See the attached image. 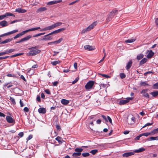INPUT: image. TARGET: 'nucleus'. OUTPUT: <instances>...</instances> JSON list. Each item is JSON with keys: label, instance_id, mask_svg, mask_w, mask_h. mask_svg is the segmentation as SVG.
Returning a JSON list of instances; mask_svg holds the SVG:
<instances>
[{"label": "nucleus", "instance_id": "nucleus-61", "mask_svg": "<svg viewBox=\"0 0 158 158\" xmlns=\"http://www.w3.org/2000/svg\"><path fill=\"white\" fill-rule=\"evenodd\" d=\"M20 36V35L19 34H17V35H16L14 37V39H16L17 38H18V37H19Z\"/></svg>", "mask_w": 158, "mask_h": 158}, {"label": "nucleus", "instance_id": "nucleus-50", "mask_svg": "<svg viewBox=\"0 0 158 158\" xmlns=\"http://www.w3.org/2000/svg\"><path fill=\"white\" fill-rule=\"evenodd\" d=\"M60 139L61 137L59 136H58L56 138H55L56 140L58 141L59 143L61 142Z\"/></svg>", "mask_w": 158, "mask_h": 158}, {"label": "nucleus", "instance_id": "nucleus-47", "mask_svg": "<svg viewBox=\"0 0 158 158\" xmlns=\"http://www.w3.org/2000/svg\"><path fill=\"white\" fill-rule=\"evenodd\" d=\"M98 74L102 75V76H103L104 77L106 78H108L110 77L108 75H107L105 74H102L101 73H99Z\"/></svg>", "mask_w": 158, "mask_h": 158}, {"label": "nucleus", "instance_id": "nucleus-10", "mask_svg": "<svg viewBox=\"0 0 158 158\" xmlns=\"http://www.w3.org/2000/svg\"><path fill=\"white\" fill-rule=\"evenodd\" d=\"M6 119L7 121L9 123H15V121L14 119L10 116H7L6 118Z\"/></svg>", "mask_w": 158, "mask_h": 158}, {"label": "nucleus", "instance_id": "nucleus-49", "mask_svg": "<svg viewBox=\"0 0 158 158\" xmlns=\"http://www.w3.org/2000/svg\"><path fill=\"white\" fill-rule=\"evenodd\" d=\"M142 136L141 134L139 135V136H137L135 138V140H139L140 138Z\"/></svg>", "mask_w": 158, "mask_h": 158}, {"label": "nucleus", "instance_id": "nucleus-24", "mask_svg": "<svg viewBox=\"0 0 158 158\" xmlns=\"http://www.w3.org/2000/svg\"><path fill=\"white\" fill-rule=\"evenodd\" d=\"M0 25H1L2 27H4L8 25L7 22L5 20L0 22Z\"/></svg>", "mask_w": 158, "mask_h": 158}, {"label": "nucleus", "instance_id": "nucleus-43", "mask_svg": "<svg viewBox=\"0 0 158 158\" xmlns=\"http://www.w3.org/2000/svg\"><path fill=\"white\" fill-rule=\"evenodd\" d=\"M157 133H158L157 132V131H156V129L153 130L150 132L151 135H153L154 134Z\"/></svg>", "mask_w": 158, "mask_h": 158}, {"label": "nucleus", "instance_id": "nucleus-51", "mask_svg": "<svg viewBox=\"0 0 158 158\" xmlns=\"http://www.w3.org/2000/svg\"><path fill=\"white\" fill-rule=\"evenodd\" d=\"M79 80V78L77 77L74 81H73L72 84H74L76 83Z\"/></svg>", "mask_w": 158, "mask_h": 158}, {"label": "nucleus", "instance_id": "nucleus-4", "mask_svg": "<svg viewBox=\"0 0 158 158\" xmlns=\"http://www.w3.org/2000/svg\"><path fill=\"white\" fill-rule=\"evenodd\" d=\"M40 27H35L33 28H31L30 29H28V30L24 31L22 32H21L19 33V34L20 35V36H21L23 35H24L25 33H26L27 32H28L30 31H34L37 30H38L39 29H40Z\"/></svg>", "mask_w": 158, "mask_h": 158}, {"label": "nucleus", "instance_id": "nucleus-18", "mask_svg": "<svg viewBox=\"0 0 158 158\" xmlns=\"http://www.w3.org/2000/svg\"><path fill=\"white\" fill-rule=\"evenodd\" d=\"M145 149L143 148L142 147L138 149L134 150V152L135 153H139L143 152L145 150Z\"/></svg>", "mask_w": 158, "mask_h": 158}, {"label": "nucleus", "instance_id": "nucleus-42", "mask_svg": "<svg viewBox=\"0 0 158 158\" xmlns=\"http://www.w3.org/2000/svg\"><path fill=\"white\" fill-rule=\"evenodd\" d=\"M141 134V135L142 136H148V135H151L150 132H146L143 133Z\"/></svg>", "mask_w": 158, "mask_h": 158}, {"label": "nucleus", "instance_id": "nucleus-35", "mask_svg": "<svg viewBox=\"0 0 158 158\" xmlns=\"http://www.w3.org/2000/svg\"><path fill=\"white\" fill-rule=\"evenodd\" d=\"M18 31V30H14L12 31H10L9 32H8V35H10L11 34H14V33H16Z\"/></svg>", "mask_w": 158, "mask_h": 158}, {"label": "nucleus", "instance_id": "nucleus-29", "mask_svg": "<svg viewBox=\"0 0 158 158\" xmlns=\"http://www.w3.org/2000/svg\"><path fill=\"white\" fill-rule=\"evenodd\" d=\"M140 85L141 86H145L146 85L148 86H149V85L148 83H147L146 81L141 82L140 83Z\"/></svg>", "mask_w": 158, "mask_h": 158}, {"label": "nucleus", "instance_id": "nucleus-15", "mask_svg": "<svg viewBox=\"0 0 158 158\" xmlns=\"http://www.w3.org/2000/svg\"><path fill=\"white\" fill-rule=\"evenodd\" d=\"M47 9L45 7H40L38 8L36 11V12L37 13L45 11Z\"/></svg>", "mask_w": 158, "mask_h": 158}, {"label": "nucleus", "instance_id": "nucleus-28", "mask_svg": "<svg viewBox=\"0 0 158 158\" xmlns=\"http://www.w3.org/2000/svg\"><path fill=\"white\" fill-rule=\"evenodd\" d=\"M12 40V39H6L4 41H2L1 42V44H5L8 43V42H10V41H11Z\"/></svg>", "mask_w": 158, "mask_h": 158}, {"label": "nucleus", "instance_id": "nucleus-21", "mask_svg": "<svg viewBox=\"0 0 158 158\" xmlns=\"http://www.w3.org/2000/svg\"><path fill=\"white\" fill-rule=\"evenodd\" d=\"M132 62L131 60H130L127 63L126 66V68L127 70H128L131 67Z\"/></svg>", "mask_w": 158, "mask_h": 158}, {"label": "nucleus", "instance_id": "nucleus-57", "mask_svg": "<svg viewBox=\"0 0 158 158\" xmlns=\"http://www.w3.org/2000/svg\"><path fill=\"white\" fill-rule=\"evenodd\" d=\"M107 119H108V121L110 122V123H112V119L109 116H107Z\"/></svg>", "mask_w": 158, "mask_h": 158}, {"label": "nucleus", "instance_id": "nucleus-27", "mask_svg": "<svg viewBox=\"0 0 158 158\" xmlns=\"http://www.w3.org/2000/svg\"><path fill=\"white\" fill-rule=\"evenodd\" d=\"M150 94L153 97H155L158 95V91H156L154 92H152L150 93Z\"/></svg>", "mask_w": 158, "mask_h": 158}, {"label": "nucleus", "instance_id": "nucleus-26", "mask_svg": "<svg viewBox=\"0 0 158 158\" xmlns=\"http://www.w3.org/2000/svg\"><path fill=\"white\" fill-rule=\"evenodd\" d=\"M128 102V101L126 99L122 100L120 101L119 104L120 105H123Z\"/></svg>", "mask_w": 158, "mask_h": 158}, {"label": "nucleus", "instance_id": "nucleus-30", "mask_svg": "<svg viewBox=\"0 0 158 158\" xmlns=\"http://www.w3.org/2000/svg\"><path fill=\"white\" fill-rule=\"evenodd\" d=\"M147 59L146 58H143L140 62L139 64L140 65H142L144 64L147 61Z\"/></svg>", "mask_w": 158, "mask_h": 158}, {"label": "nucleus", "instance_id": "nucleus-17", "mask_svg": "<svg viewBox=\"0 0 158 158\" xmlns=\"http://www.w3.org/2000/svg\"><path fill=\"white\" fill-rule=\"evenodd\" d=\"M149 52L147 55V57L148 58H150L152 57L154 54V53L152 52V50L148 51Z\"/></svg>", "mask_w": 158, "mask_h": 158}, {"label": "nucleus", "instance_id": "nucleus-34", "mask_svg": "<svg viewBox=\"0 0 158 158\" xmlns=\"http://www.w3.org/2000/svg\"><path fill=\"white\" fill-rule=\"evenodd\" d=\"M52 36H48L47 38H43L42 39L40 40H52Z\"/></svg>", "mask_w": 158, "mask_h": 158}, {"label": "nucleus", "instance_id": "nucleus-40", "mask_svg": "<svg viewBox=\"0 0 158 158\" xmlns=\"http://www.w3.org/2000/svg\"><path fill=\"white\" fill-rule=\"evenodd\" d=\"M152 87L153 89H158V82L154 84L153 85Z\"/></svg>", "mask_w": 158, "mask_h": 158}, {"label": "nucleus", "instance_id": "nucleus-2", "mask_svg": "<svg viewBox=\"0 0 158 158\" xmlns=\"http://www.w3.org/2000/svg\"><path fill=\"white\" fill-rule=\"evenodd\" d=\"M97 22H94L92 24L89 26L83 29L81 32V33L82 34H83L89 31L91 29H93L94 26H95L97 25Z\"/></svg>", "mask_w": 158, "mask_h": 158}, {"label": "nucleus", "instance_id": "nucleus-60", "mask_svg": "<svg viewBox=\"0 0 158 158\" xmlns=\"http://www.w3.org/2000/svg\"><path fill=\"white\" fill-rule=\"evenodd\" d=\"M100 86L101 87L104 88L106 86V85L104 84H101L100 85Z\"/></svg>", "mask_w": 158, "mask_h": 158}, {"label": "nucleus", "instance_id": "nucleus-63", "mask_svg": "<svg viewBox=\"0 0 158 158\" xmlns=\"http://www.w3.org/2000/svg\"><path fill=\"white\" fill-rule=\"evenodd\" d=\"M58 83V82L57 81H55L53 82V85L54 86H56Z\"/></svg>", "mask_w": 158, "mask_h": 158}, {"label": "nucleus", "instance_id": "nucleus-54", "mask_svg": "<svg viewBox=\"0 0 158 158\" xmlns=\"http://www.w3.org/2000/svg\"><path fill=\"white\" fill-rule=\"evenodd\" d=\"M36 100L39 102H40V96L37 95L36 98Z\"/></svg>", "mask_w": 158, "mask_h": 158}, {"label": "nucleus", "instance_id": "nucleus-13", "mask_svg": "<svg viewBox=\"0 0 158 158\" xmlns=\"http://www.w3.org/2000/svg\"><path fill=\"white\" fill-rule=\"evenodd\" d=\"M15 11L19 13H23L27 12V10H26L23 9L21 8H19L15 10Z\"/></svg>", "mask_w": 158, "mask_h": 158}, {"label": "nucleus", "instance_id": "nucleus-45", "mask_svg": "<svg viewBox=\"0 0 158 158\" xmlns=\"http://www.w3.org/2000/svg\"><path fill=\"white\" fill-rule=\"evenodd\" d=\"M153 124V123H147L143 127L141 128V129H142L143 128H144L147 126L152 125Z\"/></svg>", "mask_w": 158, "mask_h": 158}, {"label": "nucleus", "instance_id": "nucleus-8", "mask_svg": "<svg viewBox=\"0 0 158 158\" xmlns=\"http://www.w3.org/2000/svg\"><path fill=\"white\" fill-rule=\"evenodd\" d=\"M54 28V25L53 24L52 25L49 26L48 27H46L44 28H42L40 30V31H46L48 30H50L53 29Z\"/></svg>", "mask_w": 158, "mask_h": 158}, {"label": "nucleus", "instance_id": "nucleus-62", "mask_svg": "<svg viewBox=\"0 0 158 158\" xmlns=\"http://www.w3.org/2000/svg\"><path fill=\"white\" fill-rule=\"evenodd\" d=\"M24 110L26 112H27L29 111V109L27 107H25L24 108Z\"/></svg>", "mask_w": 158, "mask_h": 158}, {"label": "nucleus", "instance_id": "nucleus-58", "mask_svg": "<svg viewBox=\"0 0 158 158\" xmlns=\"http://www.w3.org/2000/svg\"><path fill=\"white\" fill-rule=\"evenodd\" d=\"M133 98L132 97H129L127 98L126 99L128 101V102L129 101L132 100Z\"/></svg>", "mask_w": 158, "mask_h": 158}, {"label": "nucleus", "instance_id": "nucleus-59", "mask_svg": "<svg viewBox=\"0 0 158 158\" xmlns=\"http://www.w3.org/2000/svg\"><path fill=\"white\" fill-rule=\"evenodd\" d=\"M18 135L20 137H22L23 135V132H20L18 134Z\"/></svg>", "mask_w": 158, "mask_h": 158}, {"label": "nucleus", "instance_id": "nucleus-39", "mask_svg": "<svg viewBox=\"0 0 158 158\" xmlns=\"http://www.w3.org/2000/svg\"><path fill=\"white\" fill-rule=\"evenodd\" d=\"M10 100L13 104L15 105L16 104V102L14 98L10 97Z\"/></svg>", "mask_w": 158, "mask_h": 158}, {"label": "nucleus", "instance_id": "nucleus-1", "mask_svg": "<svg viewBox=\"0 0 158 158\" xmlns=\"http://www.w3.org/2000/svg\"><path fill=\"white\" fill-rule=\"evenodd\" d=\"M37 46L32 47L28 48V49L30 50V51L27 55L28 56H32L36 55L41 52V50L39 49H37Z\"/></svg>", "mask_w": 158, "mask_h": 158}, {"label": "nucleus", "instance_id": "nucleus-64", "mask_svg": "<svg viewBox=\"0 0 158 158\" xmlns=\"http://www.w3.org/2000/svg\"><path fill=\"white\" fill-rule=\"evenodd\" d=\"M63 72L64 73H67L69 71V70L68 69H64L63 70Z\"/></svg>", "mask_w": 158, "mask_h": 158}, {"label": "nucleus", "instance_id": "nucleus-9", "mask_svg": "<svg viewBox=\"0 0 158 158\" xmlns=\"http://www.w3.org/2000/svg\"><path fill=\"white\" fill-rule=\"evenodd\" d=\"M15 51V49H10L9 50H7L4 52H0V56L4 55L5 54H8L9 53Z\"/></svg>", "mask_w": 158, "mask_h": 158}, {"label": "nucleus", "instance_id": "nucleus-14", "mask_svg": "<svg viewBox=\"0 0 158 158\" xmlns=\"http://www.w3.org/2000/svg\"><path fill=\"white\" fill-rule=\"evenodd\" d=\"M85 49L86 50H88L89 51H91L94 49V47L90 46L88 45H85L84 46Z\"/></svg>", "mask_w": 158, "mask_h": 158}, {"label": "nucleus", "instance_id": "nucleus-36", "mask_svg": "<svg viewBox=\"0 0 158 158\" xmlns=\"http://www.w3.org/2000/svg\"><path fill=\"white\" fill-rule=\"evenodd\" d=\"M60 62L59 61H52L51 64L53 65H56L57 64L59 63Z\"/></svg>", "mask_w": 158, "mask_h": 158}, {"label": "nucleus", "instance_id": "nucleus-55", "mask_svg": "<svg viewBox=\"0 0 158 158\" xmlns=\"http://www.w3.org/2000/svg\"><path fill=\"white\" fill-rule=\"evenodd\" d=\"M32 138V135H29L28 137L27 138V140H29L31 139Z\"/></svg>", "mask_w": 158, "mask_h": 158}, {"label": "nucleus", "instance_id": "nucleus-31", "mask_svg": "<svg viewBox=\"0 0 158 158\" xmlns=\"http://www.w3.org/2000/svg\"><path fill=\"white\" fill-rule=\"evenodd\" d=\"M143 55L142 54H140L139 55H137V59L138 60H139L142 59V58H143Z\"/></svg>", "mask_w": 158, "mask_h": 158}, {"label": "nucleus", "instance_id": "nucleus-5", "mask_svg": "<svg viewBox=\"0 0 158 158\" xmlns=\"http://www.w3.org/2000/svg\"><path fill=\"white\" fill-rule=\"evenodd\" d=\"M94 84V82L93 81H89L85 85V87L86 89H91Z\"/></svg>", "mask_w": 158, "mask_h": 158}, {"label": "nucleus", "instance_id": "nucleus-52", "mask_svg": "<svg viewBox=\"0 0 158 158\" xmlns=\"http://www.w3.org/2000/svg\"><path fill=\"white\" fill-rule=\"evenodd\" d=\"M79 0H76L75 1H74L73 2H72L71 3H69V5H72L74 4H75V3H76V2H78L79 1Z\"/></svg>", "mask_w": 158, "mask_h": 158}, {"label": "nucleus", "instance_id": "nucleus-37", "mask_svg": "<svg viewBox=\"0 0 158 158\" xmlns=\"http://www.w3.org/2000/svg\"><path fill=\"white\" fill-rule=\"evenodd\" d=\"M83 149L82 148H76L75 149V151L76 152H80L81 153V152L83 150Z\"/></svg>", "mask_w": 158, "mask_h": 158}, {"label": "nucleus", "instance_id": "nucleus-44", "mask_svg": "<svg viewBox=\"0 0 158 158\" xmlns=\"http://www.w3.org/2000/svg\"><path fill=\"white\" fill-rule=\"evenodd\" d=\"M98 151L97 149H95L92 150L90 152L93 155H94L98 152Z\"/></svg>", "mask_w": 158, "mask_h": 158}, {"label": "nucleus", "instance_id": "nucleus-7", "mask_svg": "<svg viewBox=\"0 0 158 158\" xmlns=\"http://www.w3.org/2000/svg\"><path fill=\"white\" fill-rule=\"evenodd\" d=\"M9 16H12L15 17V15L11 13H7L3 15H0V20L3 19Z\"/></svg>", "mask_w": 158, "mask_h": 158}, {"label": "nucleus", "instance_id": "nucleus-41", "mask_svg": "<svg viewBox=\"0 0 158 158\" xmlns=\"http://www.w3.org/2000/svg\"><path fill=\"white\" fill-rule=\"evenodd\" d=\"M63 40L62 38L59 39L58 40L54 41L55 44H58L60 43Z\"/></svg>", "mask_w": 158, "mask_h": 158}, {"label": "nucleus", "instance_id": "nucleus-56", "mask_svg": "<svg viewBox=\"0 0 158 158\" xmlns=\"http://www.w3.org/2000/svg\"><path fill=\"white\" fill-rule=\"evenodd\" d=\"M56 128L57 130L60 131V126L58 125H56Z\"/></svg>", "mask_w": 158, "mask_h": 158}, {"label": "nucleus", "instance_id": "nucleus-48", "mask_svg": "<svg viewBox=\"0 0 158 158\" xmlns=\"http://www.w3.org/2000/svg\"><path fill=\"white\" fill-rule=\"evenodd\" d=\"M82 156L84 157L89 156V153L86 152L85 153H83L82 154Z\"/></svg>", "mask_w": 158, "mask_h": 158}, {"label": "nucleus", "instance_id": "nucleus-38", "mask_svg": "<svg viewBox=\"0 0 158 158\" xmlns=\"http://www.w3.org/2000/svg\"><path fill=\"white\" fill-rule=\"evenodd\" d=\"M23 54V53H17L11 56L10 57L11 58L14 57H16L17 56H18L21 55H22Z\"/></svg>", "mask_w": 158, "mask_h": 158}, {"label": "nucleus", "instance_id": "nucleus-19", "mask_svg": "<svg viewBox=\"0 0 158 158\" xmlns=\"http://www.w3.org/2000/svg\"><path fill=\"white\" fill-rule=\"evenodd\" d=\"M40 113L44 114L46 112V109L44 108H40L38 110Z\"/></svg>", "mask_w": 158, "mask_h": 158}, {"label": "nucleus", "instance_id": "nucleus-12", "mask_svg": "<svg viewBox=\"0 0 158 158\" xmlns=\"http://www.w3.org/2000/svg\"><path fill=\"white\" fill-rule=\"evenodd\" d=\"M134 154V152H128L123 154L122 156L123 157H127Z\"/></svg>", "mask_w": 158, "mask_h": 158}, {"label": "nucleus", "instance_id": "nucleus-20", "mask_svg": "<svg viewBox=\"0 0 158 158\" xmlns=\"http://www.w3.org/2000/svg\"><path fill=\"white\" fill-rule=\"evenodd\" d=\"M65 29V28H60L52 31V33L53 34L57 33L60 32V31H62L64 30Z\"/></svg>", "mask_w": 158, "mask_h": 158}, {"label": "nucleus", "instance_id": "nucleus-16", "mask_svg": "<svg viewBox=\"0 0 158 158\" xmlns=\"http://www.w3.org/2000/svg\"><path fill=\"white\" fill-rule=\"evenodd\" d=\"M147 140L148 141H152V140H158V136L156 137L152 136L148 138Z\"/></svg>", "mask_w": 158, "mask_h": 158}, {"label": "nucleus", "instance_id": "nucleus-6", "mask_svg": "<svg viewBox=\"0 0 158 158\" xmlns=\"http://www.w3.org/2000/svg\"><path fill=\"white\" fill-rule=\"evenodd\" d=\"M148 90V89H143L140 92V93L142 94L143 96L144 97L149 98V96L147 93Z\"/></svg>", "mask_w": 158, "mask_h": 158}, {"label": "nucleus", "instance_id": "nucleus-11", "mask_svg": "<svg viewBox=\"0 0 158 158\" xmlns=\"http://www.w3.org/2000/svg\"><path fill=\"white\" fill-rule=\"evenodd\" d=\"M62 1V0H55L53 1H51L48 2L47 4L48 5H51L56 4L58 3H60Z\"/></svg>", "mask_w": 158, "mask_h": 158}, {"label": "nucleus", "instance_id": "nucleus-22", "mask_svg": "<svg viewBox=\"0 0 158 158\" xmlns=\"http://www.w3.org/2000/svg\"><path fill=\"white\" fill-rule=\"evenodd\" d=\"M32 36L31 35H28L27 36L22 39H21V41H23V42L26 41L28 40Z\"/></svg>", "mask_w": 158, "mask_h": 158}, {"label": "nucleus", "instance_id": "nucleus-25", "mask_svg": "<svg viewBox=\"0 0 158 158\" xmlns=\"http://www.w3.org/2000/svg\"><path fill=\"white\" fill-rule=\"evenodd\" d=\"M136 40V39L135 38L134 39H128L126 40L125 41V42L126 43H131L134 42Z\"/></svg>", "mask_w": 158, "mask_h": 158}, {"label": "nucleus", "instance_id": "nucleus-53", "mask_svg": "<svg viewBox=\"0 0 158 158\" xmlns=\"http://www.w3.org/2000/svg\"><path fill=\"white\" fill-rule=\"evenodd\" d=\"M45 92L48 94H50L51 93L50 90L48 89H46L45 90Z\"/></svg>", "mask_w": 158, "mask_h": 158}, {"label": "nucleus", "instance_id": "nucleus-3", "mask_svg": "<svg viewBox=\"0 0 158 158\" xmlns=\"http://www.w3.org/2000/svg\"><path fill=\"white\" fill-rule=\"evenodd\" d=\"M117 11V10H115L110 12L109 14L108 15V17L106 19L107 22H109L111 20L112 18L116 15L115 13Z\"/></svg>", "mask_w": 158, "mask_h": 158}, {"label": "nucleus", "instance_id": "nucleus-32", "mask_svg": "<svg viewBox=\"0 0 158 158\" xmlns=\"http://www.w3.org/2000/svg\"><path fill=\"white\" fill-rule=\"evenodd\" d=\"M81 154V153L80 152H74L73 153L72 156L73 157H76L77 156H79Z\"/></svg>", "mask_w": 158, "mask_h": 158}, {"label": "nucleus", "instance_id": "nucleus-33", "mask_svg": "<svg viewBox=\"0 0 158 158\" xmlns=\"http://www.w3.org/2000/svg\"><path fill=\"white\" fill-rule=\"evenodd\" d=\"M62 24V23L61 22H57L56 23L54 24H53L54 28H55L56 27L60 26Z\"/></svg>", "mask_w": 158, "mask_h": 158}, {"label": "nucleus", "instance_id": "nucleus-46", "mask_svg": "<svg viewBox=\"0 0 158 158\" xmlns=\"http://www.w3.org/2000/svg\"><path fill=\"white\" fill-rule=\"evenodd\" d=\"M120 77L121 79H123L125 77L126 75L124 73H120Z\"/></svg>", "mask_w": 158, "mask_h": 158}, {"label": "nucleus", "instance_id": "nucleus-23", "mask_svg": "<svg viewBox=\"0 0 158 158\" xmlns=\"http://www.w3.org/2000/svg\"><path fill=\"white\" fill-rule=\"evenodd\" d=\"M61 103L63 105H67L69 103V101L65 99H62L61 100Z\"/></svg>", "mask_w": 158, "mask_h": 158}]
</instances>
